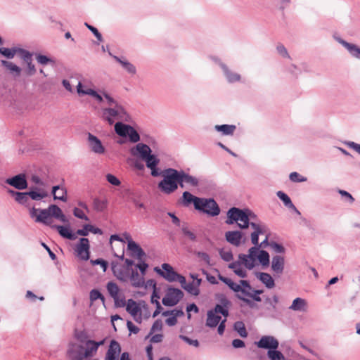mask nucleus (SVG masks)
I'll list each match as a JSON object with an SVG mask.
<instances>
[{
    "label": "nucleus",
    "mask_w": 360,
    "mask_h": 360,
    "mask_svg": "<svg viewBox=\"0 0 360 360\" xmlns=\"http://www.w3.org/2000/svg\"><path fill=\"white\" fill-rule=\"evenodd\" d=\"M77 342H70L66 355L69 360H98L93 358L97 353L99 346L104 341L96 342L82 338V335H77Z\"/></svg>",
    "instance_id": "nucleus-1"
},
{
    "label": "nucleus",
    "mask_w": 360,
    "mask_h": 360,
    "mask_svg": "<svg viewBox=\"0 0 360 360\" xmlns=\"http://www.w3.org/2000/svg\"><path fill=\"white\" fill-rule=\"evenodd\" d=\"M227 224L237 223L240 229H246L250 226V221H256L257 215L249 209L231 207L227 212Z\"/></svg>",
    "instance_id": "nucleus-2"
},
{
    "label": "nucleus",
    "mask_w": 360,
    "mask_h": 360,
    "mask_svg": "<svg viewBox=\"0 0 360 360\" xmlns=\"http://www.w3.org/2000/svg\"><path fill=\"white\" fill-rule=\"evenodd\" d=\"M162 179L158 188L163 193L169 195L176 191L179 186V172L174 168H167L160 172Z\"/></svg>",
    "instance_id": "nucleus-3"
},
{
    "label": "nucleus",
    "mask_w": 360,
    "mask_h": 360,
    "mask_svg": "<svg viewBox=\"0 0 360 360\" xmlns=\"http://www.w3.org/2000/svg\"><path fill=\"white\" fill-rule=\"evenodd\" d=\"M103 119L110 125L115 123V120L129 122L131 119L124 108L120 104H115V106L103 109Z\"/></svg>",
    "instance_id": "nucleus-4"
},
{
    "label": "nucleus",
    "mask_w": 360,
    "mask_h": 360,
    "mask_svg": "<svg viewBox=\"0 0 360 360\" xmlns=\"http://www.w3.org/2000/svg\"><path fill=\"white\" fill-rule=\"evenodd\" d=\"M162 269H160L158 267H155L154 270L161 276H162L165 279H166L169 282H174L178 281L180 284H184L185 283V277L181 274H179L176 272L172 266L169 264L164 263L162 264Z\"/></svg>",
    "instance_id": "nucleus-5"
},
{
    "label": "nucleus",
    "mask_w": 360,
    "mask_h": 360,
    "mask_svg": "<svg viewBox=\"0 0 360 360\" xmlns=\"http://www.w3.org/2000/svg\"><path fill=\"white\" fill-rule=\"evenodd\" d=\"M115 131L122 137H129L131 143H137L140 141V136L137 131L131 125L122 122H117L115 124Z\"/></svg>",
    "instance_id": "nucleus-6"
},
{
    "label": "nucleus",
    "mask_w": 360,
    "mask_h": 360,
    "mask_svg": "<svg viewBox=\"0 0 360 360\" xmlns=\"http://www.w3.org/2000/svg\"><path fill=\"white\" fill-rule=\"evenodd\" d=\"M196 210L210 217H217L220 214V207L213 198H202Z\"/></svg>",
    "instance_id": "nucleus-7"
},
{
    "label": "nucleus",
    "mask_w": 360,
    "mask_h": 360,
    "mask_svg": "<svg viewBox=\"0 0 360 360\" xmlns=\"http://www.w3.org/2000/svg\"><path fill=\"white\" fill-rule=\"evenodd\" d=\"M184 292L179 288L169 287L167 289L162 302L165 306L173 307L177 304L184 297Z\"/></svg>",
    "instance_id": "nucleus-8"
},
{
    "label": "nucleus",
    "mask_w": 360,
    "mask_h": 360,
    "mask_svg": "<svg viewBox=\"0 0 360 360\" xmlns=\"http://www.w3.org/2000/svg\"><path fill=\"white\" fill-rule=\"evenodd\" d=\"M30 217L35 218V221L38 223H42L45 225L51 226L52 219L50 217V214L48 208L46 209H37L32 207L30 212Z\"/></svg>",
    "instance_id": "nucleus-9"
},
{
    "label": "nucleus",
    "mask_w": 360,
    "mask_h": 360,
    "mask_svg": "<svg viewBox=\"0 0 360 360\" xmlns=\"http://www.w3.org/2000/svg\"><path fill=\"white\" fill-rule=\"evenodd\" d=\"M219 279L226 284L230 289H231L233 292H236V297L239 299L245 302L248 306L250 307H254V303L249 299L243 297L240 293V290H241V285L240 283L238 284L234 283L231 278L224 277L221 276L220 274H218Z\"/></svg>",
    "instance_id": "nucleus-10"
},
{
    "label": "nucleus",
    "mask_w": 360,
    "mask_h": 360,
    "mask_svg": "<svg viewBox=\"0 0 360 360\" xmlns=\"http://www.w3.org/2000/svg\"><path fill=\"white\" fill-rule=\"evenodd\" d=\"M221 72L227 83L243 82V77L240 74L234 71L227 65H221Z\"/></svg>",
    "instance_id": "nucleus-11"
},
{
    "label": "nucleus",
    "mask_w": 360,
    "mask_h": 360,
    "mask_svg": "<svg viewBox=\"0 0 360 360\" xmlns=\"http://www.w3.org/2000/svg\"><path fill=\"white\" fill-rule=\"evenodd\" d=\"M255 344L259 348L266 349L268 350L278 349L279 346L278 340L271 335L262 336L258 342H255Z\"/></svg>",
    "instance_id": "nucleus-12"
},
{
    "label": "nucleus",
    "mask_w": 360,
    "mask_h": 360,
    "mask_svg": "<svg viewBox=\"0 0 360 360\" xmlns=\"http://www.w3.org/2000/svg\"><path fill=\"white\" fill-rule=\"evenodd\" d=\"M89 240L86 238H81L79 243L76 245L75 251L77 256L82 260H88L89 259Z\"/></svg>",
    "instance_id": "nucleus-13"
},
{
    "label": "nucleus",
    "mask_w": 360,
    "mask_h": 360,
    "mask_svg": "<svg viewBox=\"0 0 360 360\" xmlns=\"http://www.w3.org/2000/svg\"><path fill=\"white\" fill-rule=\"evenodd\" d=\"M179 172V186L181 188L186 187V185L197 187L199 185V180L195 176L190 175L188 173H186L185 171L181 169Z\"/></svg>",
    "instance_id": "nucleus-14"
},
{
    "label": "nucleus",
    "mask_w": 360,
    "mask_h": 360,
    "mask_svg": "<svg viewBox=\"0 0 360 360\" xmlns=\"http://www.w3.org/2000/svg\"><path fill=\"white\" fill-rule=\"evenodd\" d=\"M6 183L18 190H23L27 188V181L24 174H17L6 180Z\"/></svg>",
    "instance_id": "nucleus-15"
},
{
    "label": "nucleus",
    "mask_w": 360,
    "mask_h": 360,
    "mask_svg": "<svg viewBox=\"0 0 360 360\" xmlns=\"http://www.w3.org/2000/svg\"><path fill=\"white\" fill-rule=\"evenodd\" d=\"M146 167L151 170V175L154 177L160 176V170L157 167L160 163V159L154 154H150L143 160Z\"/></svg>",
    "instance_id": "nucleus-16"
},
{
    "label": "nucleus",
    "mask_w": 360,
    "mask_h": 360,
    "mask_svg": "<svg viewBox=\"0 0 360 360\" xmlns=\"http://www.w3.org/2000/svg\"><path fill=\"white\" fill-rule=\"evenodd\" d=\"M250 226L253 229V232L251 233V242L254 245H257L258 237L266 232V226L257 221H250Z\"/></svg>",
    "instance_id": "nucleus-17"
},
{
    "label": "nucleus",
    "mask_w": 360,
    "mask_h": 360,
    "mask_svg": "<svg viewBox=\"0 0 360 360\" xmlns=\"http://www.w3.org/2000/svg\"><path fill=\"white\" fill-rule=\"evenodd\" d=\"M335 39L343 46L352 57L360 60V48L358 46L349 43L339 37H335Z\"/></svg>",
    "instance_id": "nucleus-18"
},
{
    "label": "nucleus",
    "mask_w": 360,
    "mask_h": 360,
    "mask_svg": "<svg viewBox=\"0 0 360 360\" xmlns=\"http://www.w3.org/2000/svg\"><path fill=\"white\" fill-rule=\"evenodd\" d=\"M88 141L91 150L96 154H103L105 153V148L103 146L100 139L96 136L89 133Z\"/></svg>",
    "instance_id": "nucleus-19"
},
{
    "label": "nucleus",
    "mask_w": 360,
    "mask_h": 360,
    "mask_svg": "<svg viewBox=\"0 0 360 360\" xmlns=\"http://www.w3.org/2000/svg\"><path fill=\"white\" fill-rule=\"evenodd\" d=\"M151 151L150 148L148 145L142 143H138L134 148L131 149L132 155H139L143 160L151 154Z\"/></svg>",
    "instance_id": "nucleus-20"
},
{
    "label": "nucleus",
    "mask_w": 360,
    "mask_h": 360,
    "mask_svg": "<svg viewBox=\"0 0 360 360\" xmlns=\"http://www.w3.org/2000/svg\"><path fill=\"white\" fill-rule=\"evenodd\" d=\"M243 233L240 231H229L225 233V238L230 244L238 247L241 243Z\"/></svg>",
    "instance_id": "nucleus-21"
},
{
    "label": "nucleus",
    "mask_w": 360,
    "mask_h": 360,
    "mask_svg": "<svg viewBox=\"0 0 360 360\" xmlns=\"http://www.w3.org/2000/svg\"><path fill=\"white\" fill-rule=\"evenodd\" d=\"M126 310L134 317L136 321L141 323V314L138 316V314L141 311V308L134 300L132 299L128 300Z\"/></svg>",
    "instance_id": "nucleus-22"
},
{
    "label": "nucleus",
    "mask_w": 360,
    "mask_h": 360,
    "mask_svg": "<svg viewBox=\"0 0 360 360\" xmlns=\"http://www.w3.org/2000/svg\"><path fill=\"white\" fill-rule=\"evenodd\" d=\"M128 239V250L131 252V256L136 257L139 260H141L143 257L146 255L145 252L143 250V249L138 245L136 242L132 240L130 237L127 238Z\"/></svg>",
    "instance_id": "nucleus-23"
},
{
    "label": "nucleus",
    "mask_w": 360,
    "mask_h": 360,
    "mask_svg": "<svg viewBox=\"0 0 360 360\" xmlns=\"http://www.w3.org/2000/svg\"><path fill=\"white\" fill-rule=\"evenodd\" d=\"M201 198H202L193 195L188 191H184L181 197V203L185 207H188L191 203H193L195 209L196 210L197 207H198V204L200 203Z\"/></svg>",
    "instance_id": "nucleus-24"
},
{
    "label": "nucleus",
    "mask_w": 360,
    "mask_h": 360,
    "mask_svg": "<svg viewBox=\"0 0 360 360\" xmlns=\"http://www.w3.org/2000/svg\"><path fill=\"white\" fill-rule=\"evenodd\" d=\"M120 352L121 347L120 344L115 340H112L107 351L105 359H118L117 356Z\"/></svg>",
    "instance_id": "nucleus-25"
},
{
    "label": "nucleus",
    "mask_w": 360,
    "mask_h": 360,
    "mask_svg": "<svg viewBox=\"0 0 360 360\" xmlns=\"http://www.w3.org/2000/svg\"><path fill=\"white\" fill-rule=\"evenodd\" d=\"M285 260L283 257L276 255L272 257L271 269L277 274H281L284 269Z\"/></svg>",
    "instance_id": "nucleus-26"
},
{
    "label": "nucleus",
    "mask_w": 360,
    "mask_h": 360,
    "mask_svg": "<svg viewBox=\"0 0 360 360\" xmlns=\"http://www.w3.org/2000/svg\"><path fill=\"white\" fill-rule=\"evenodd\" d=\"M276 195L283 202L284 205L286 207L293 210L295 213H297L299 215L301 214L300 212L294 205L290 198L286 193H285L283 191H279L276 193Z\"/></svg>",
    "instance_id": "nucleus-27"
},
{
    "label": "nucleus",
    "mask_w": 360,
    "mask_h": 360,
    "mask_svg": "<svg viewBox=\"0 0 360 360\" xmlns=\"http://www.w3.org/2000/svg\"><path fill=\"white\" fill-rule=\"evenodd\" d=\"M77 91L79 95H89L96 98L99 103L103 102V96L92 89H82V84L79 82L77 86Z\"/></svg>",
    "instance_id": "nucleus-28"
},
{
    "label": "nucleus",
    "mask_w": 360,
    "mask_h": 360,
    "mask_svg": "<svg viewBox=\"0 0 360 360\" xmlns=\"http://www.w3.org/2000/svg\"><path fill=\"white\" fill-rule=\"evenodd\" d=\"M48 210L51 218L54 217L63 223H66L68 221L65 215L63 213L61 209L58 206L56 205H51L49 206Z\"/></svg>",
    "instance_id": "nucleus-29"
},
{
    "label": "nucleus",
    "mask_w": 360,
    "mask_h": 360,
    "mask_svg": "<svg viewBox=\"0 0 360 360\" xmlns=\"http://www.w3.org/2000/svg\"><path fill=\"white\" fill-rule=\"evenodd\" d=\"M109 55L119 63L129 74L134 75L136 73V68L132 63L127 60H122L118 56L112 55L110 52H109Z\"/></svg>",
    "instance_id": "nucleus-30"
},
{
    "label": "nucleus",
    "mask_w": 360,
    "mask_h": 360,
    "mask_svg": "<svg viewBox=\"0 0 360 360\" xmlns=\"http://www.w3.org/2000/svg\"><path fill=\"white\" fill-rule=\"evenodd\" d=\"M221 317L211 309L207 311L206 326L210 328H215L221 321Z\"/></svg>",
    "instance_id": "nucleus-31"
},
{
    "label": "nucleus",
    "mask_w": 360,
    "mask_h": 360,
    "mask_svg": "<svg viewBox=\"0 0 360 360\" xmlns=\"http://www.w3.org/2000/svg\"><path fill=\"white\" fill-rule=\"evenodd\" d=\"M289 309L292 311L304 312L307 310V302L304 299L297 297L292 301Z\"/></svg>",
    "instance_id": "nucleus-32"
},
{
    "label": "nucleus",
    "mask_w": 360,
    "mask_h": 360,
    "mask_svg": "<svg viewBox=\"0 0 360 360\" xmlns=\"http://www.w3.org/2000/svg\"><path fill=\"white\" fill-rule=\"evenodd\" d=\"M256 276L267 288L271 289L274 287V280L269 274L259 272L256 274Z\"/></svg>",
    "instance_id": "nucleus-33"
},
{
    "label": "nucleus",
    "mask_w": 360,
    "mask_h": 360,
    "mask_svg": "<svg viewBox=\"0 0 360 360\" xmlns=\"http://www.w3.org/2000/svg\"><path fill=\"white\" fill-rule=\"evenodd\" d=\"M89 232H91L94 234H103V231L101 229L95 227L91 224L84 225L82 229H78L77 231V234L82 236H88Z\"/></svg>",
    "instance_id": "nucleus-34"
},
{
    "label": "nucleus",
    "mask_w": 360,
    "mask_h": 360,
    "mask_svg": "<svg viewBox=\"0 0 360 360\" xmlns=\"http://www.w3.org/2000/svg\"><path fill=\"white\" fill-rule=\"evenodd\" d=\"M112 271L115 276L120 281H126L128 276L124 268L116 262H112Z\"/></svg>",
    "instance_id": "nucleus-35"
},
{
    "label": "nucleus",
    "mask_w": 360,
    "mask_h": 360,
    "mask_svg": "<svg viewBox=\"0 0 360 360\" xmlns=\"http://www.w3.org/2000/svg\"><path fill=\"white\" fill-rule=\"evenodd\" d=\"M214 129L221 132L223 136H232L236 129V126L234 124L215 125Z\"/></svg>",
    "instance_id": "nucleus-36"
},
{
    "label": "nucleus",
    "mask_w": 360,
    "mask_h": 360,
    "mask_svg": "<svg viewBox=\"0 0 360 360\" xmlns=\"http://www.w3.org/2000/svg\"><path fill=\"white\" fill-rule=\"evenodd\" d=\"M52 228L57 229L59 234L65 238L75 240L77 238L76 235L73 233L68 227L60 225H54Z\"/></svg>",
    "instance_id": "nucleus-37"
},
{
    "label": "nucleus",
    "mask_w": 360,
    "mask_h": 360,
    "mask_svg": "<svg viewBox=\"0 0 360 360\" xmlns=\"http://www.w3.org/2000/svg\"><path fill=\"white\" fill-rule=\"evenodd\" d=\"M52 194L55 200H60L63 202L67 201V190L60 186H54L52 188Z\"/></svg>",
    "instance_id": "nucleus-38"
},
{
    "label": "nucleus",
    "mask_w": 360,
    "mask_h": 360,
    "mask_svg": "<svg viewBox=\"0 0 360 360\" xmlns=\"http://www.w3.org/2000/svg\"><path fill=\"white\" fill-rule=\"evenodd\" d=\"M130 275V281L131 284L134 287H141L143 285V276H140L136 270L131 269L129 271Z\"/></svg>",
    "instance_id": "nucleus-39"
},
{
    "label": "nucleus",
    "mask_w": 360,
    "mask_h": 360,
    "mask_svg": "<svg viewBox=\"0 0 360 360\" xmlns=\"http://www.w3.org/2000/svg\"><path fill=\"white\" fill-rule=\"evenodd\" d=\"M107 290L110 295L113 298L115 302H117V296L119 294V288L114 282H108L107 284Z\"/></svg>",
    "instance_id": "nucleus-40"
},
{
    "label": "nucleus",
    "mask_w": 360,
    "mask_h": 360,
    "mask_svg": "<svg viewBox=\"0 0 360 360\" xmlns=\"http://www.w3.org/2000/svg\"><path fill=\"white\" fill-rule=\"evenodd\" d=\"M34 56L37 63L41 65H46L48 64L52 65H55L56 62L53 58L48 57L41 53H35Z\"/></svg>",
    "instance_id": "nucleus-41"
},
{
    "label": "nucleus",
    "mask_w": 360,
    "mask_h": 360,
    "mask_svg": "<svg viewBox=\"0 0 360 360\" xmlns=\"http://www.w3.org/2000/svg\"><path fill=\"white\" fill-rule=\"evenodd\" d=\"M93 206L94 209L96 212H103L104 211L108 206V200L107 199H99L98 198H95L93 200Z\"/></svg>",
    "instance_id": "nucleus-42"
},
{
    "label": "nucleus",
    "mask_w": 360,
    "mask_h": 360,
    "mask_svg": "<svg viewBox=\"0 0 360 360\" xmlns=\"http://www.w3.org/2000/svg\"><path fill=\"white\" fill-rule=\"evenodd\" d=\"M238 258L240 265L243 264L248 269H252L255 267V262L250 259L248 255L240 254Z\"/></svg>",
    "instance_id": "nucleus-43"
},
{
    "label": "nucleus",
    "mask_w": 360,
    "mask_h": 360,
    "mask_svg": "<svg viewBox=\"0 0 360 360\" xmlns=\"http://www.w3.org/2000/svg\"><path fill=\"white\" fill-rule=\"evenodd\" d=\"M1 63L4 67L10 70L11 72H15V76H19L20 75L21 68L15 64L4 60H2Z\"/></svg>",
    "instance_id": "nucleus-44"
},
{
    "label": "nucleus",
    "mask_w": 360,
    "mask_h": 360,
    "mask_svg": "<svg viewBox=\"0 0 360 360\" xmlns=\"http://www.w3.org/2000/svg\"><path fill=\"white\" fill-rule=\"evenodd\" d=\"M181 285L191 295L197 296L200 294L199 288H197V286L195 285L194 283H187L186 281L185 280V283L184 284H181Z\"/></svg>",
    "instance_id": "nucleus-45"
},
{
    "label": "nucleus",
    "mask_w": 360,
    "mask_h": 360,
    "mask_svg": "<svg viewBox=\"0 0 360 360\" xmlns=\"http://www.w3.org/2000/svg\"><path fill=\"white\" fill-rule=\"evenodd\" d=\"M240 283L241 285V290H240V293H241V295L244 297H248L250 295L253 288L251 287L248 281L240 280Z\"/></svg>",
    "instance_id": "nucleus-46"
},
{
    "label": "nucleus",
    "mask_w": 360,
    "mask_h": 360,
    "mask_svg": "<svg viewBox=\"0 0 360 360\" xmlns=\"http://www.w3.org/2000/svg\"><path fill=\"white\" fill-rule=\"evenodd\" d=\"M181 229L183 234L185 236L188 237L190 240H191L193 242H195L197 240L196 235L193 232H192L189 230L187 223H183L181 224Z\"/></svg>",
    "instance_id": "nucleus-47"
},
{
    "label": "nucleus",
    "mask_w": 360,
    "mask_h": 360,
    "mask_svg": "<svg viewBox=\"0 0 360 360\" xmlns=\"http://www.w3.org/2000/svg\"><path fill=\"white\" fill-rule=\"evenodd\" d=\"M267 356L271 360H285L284 355L277 349L268 350Z\"/></svg>",
    "instance_id": "nucleus-48"
},
{
    "label": "nucleus",
    "mask_w": 360,
    "mask_h": 360,
    "mask_svg": "<svg viewBox=\"0 0 360 360\" xmlns=\"http://www.w3.org/2000/svg\"><path fill=\"white\" fill-rule=\"evenodd\" d=\"M18 51V48H13V49H8V48H0V54L3 55L6 58L8 59H12L14 58L15 53Z\"/></svg>",
    "instance_id": "nucleus-49"
},
{
    "label": "nucleus",
    "mask_w": 360,
    "mask_h": 360,
    "mask_svg": "<svg viewBox=\"0 0 360 360\" xmlns=\"http://www.w3.org/2000/svg\"><path fill=\"white\" fill-rule=\"evenodd\" d=\"M257 259L263 266H267L269 264V255L266 250H259Z\"/></svg>",
    "instance_id": "nucleus-50"
},
{
    "label": "nucleus",
    "mask_w": 360,
    "mask_h": 360,
    "mask_svg": "<svg viewBox=\"0 0 360 360\" xmlns=\"http://www.w3.org/2000/svg\"><path fill=\"white\" fill-rule=\"evenodd\" d=\"M234 329L238 333L240 337L246 338L248 336V332L242 321L236 322L234 324Z\"/></svg>",
    "instance_id": "nucleus-51"
},
{
    "label": "nucleus",
    "mask_w": 360,
    "mask_h": 360,
    "mask_svg": "<svg viewBox=\"0 0 360 360\" xmlns=\"http://www.w3.org/2000/svg\"><path fill=\"white\" fill-rule=\"evenodd\" d=\"M306 65L302 64V68H298L297 65L294 64H291L288 67V72L292 75L295 77H297L302 71V69L305 70Z\"/></svg>",
    "instance_id": "nucleus-52"
},
{
    "label": "nucleus",
    "mask_w": 360,
    "mask_h": 360,
    "mask_svg": "<svg viewBox=\"0 0 360 360\" xmlns=\"http://www.w3.org/2000/svg\"><path fill=\"white\" fill-rule=\"evenodd\" d=\"M27 193H28V197L34 200H40L46 198L48 195L47 193H46L44 191L39 193V192L34 191H30L27 192Z\"/></svg>",
    "instance_id": "nucleus-53"
},
{
    "label": "nucleus",
    "mask_w": 360,
    "mask_h": 360,
    "mask_svg": "<svg viewBox=\"0 0 360 360\" xmlns=\"http://www.w3.org/2000/svg\"><path fill=\"white\" fill-rule=\"evenodd\" d=\"M229 307H225L222 305L216 304L214 308L211 310L216 314H221L222 316H224V319H226L229 315Z\"/></svg>",
    "instance_id": "nucleus-54"
},
{
    "label": "nucleus",
    "mask_w": 360,
    "mask_h": 360,
    "mask_svg": "<svg viewBox=\"0 0 360 360\" xmlns=\"http://www.w3.org/2000/svg\"><path fill=\"white\" fill-rule=\"evenodd\" d=\"M289 179L292 182L302 183L307 181V179L297 172H291L289 175Z\"/></svg>",
    "instance_id": "nucleus-55"
},
{
    "label": "nucleus",
    "mask_w": 360,
    "mask_h": 360,
    "mask_svg": "<svg viewBox=\"0 0 360 360\" xmlns=\"http://www.w3.org/2000/svg\"><path fill=\"white\" fill-rule=\"evenodd\" d=\"M15 200L17 202H18L19 204L25 205L29 200L27 192H25V193L18 192L16 197L15 198Z\"/></svg>",
    "instance_id": "nucleus-56"
},
{
    "label": "nucleus",
    "mask_w": 360,
    "mask_h": 360,
    "mask_svg": "<svg viewBox=\"0 0 360 360\" xmlns=\"http://www.w3.org/2000/svg\"><path fill=\"white\" fill-rule=\"evenodd\" d=\"M217 299L219 301V305H222L225 307H229L231 306V301L226 297V296L224 294H219L217 295Z\"/></svg>",
    "instance_id": "nucleus-57"
},
{
    "label": "nucleus",
    "mask_w": 360,
    "mask_h": 360,
    "mask_svg": "<svg viewBox=\"0 0 360 360\" xmlns=\"http://www.w3.org/2000/svg\"><path fill=\"white\" fill-rule=\"evenodd\" d=\"M154 297H157L158 299H160V295L156 292L155 287L154 288V290H153V294H152V296H151V302L153 304H155V306H156V309L155 310L161 312L162 310L163 309V308L161 306L160 302L158 300H154Z\"/></svg>",
    "instance_id": "nucleus-58"
},
{
    "label": "nucleus",
    "mask_w": 360,
    "mask_h": 360,
    "mask_svg": "<svg viewBox=\"0 0 360 360\" xmlns=\"http://www.w3.org/2000/svg\"><path fill=\"white\" fill-rule=\"evenodd\" d=\"M17 53L20 54L21 58L25 63L32 60V54L30 51L23 49L18 48Z\"/></svg>",
    "instance_id": "nucleus-59"
},
{
    "label": "nucleus",
    "mask_w": 360,
    "mask_h": 360,
    "mask_svg": "<svg viewBox=\"0 0 360 360\" xmlns=\"http://www.w3.org/2000/svg\"><path fill=\"white\" fill-rule=\"evenodd\" d=\"M219 252L221 258L226 262H230L233 258L232 252L231 250L226 251L221 249Z\"/></svg>",
    "instance_id": "nucleus-60"
},
{
    "label": "nucleus",
    "mask_w": 360,
    "mask_h": 360,
    "mask_svg": "<svg viewBox=\"0 0 360 360\" xmlns=\"http://www.w3.org/2000/svg\"><path fill=\"white\" fill-rule=\"evenodd\" d=\"M89 297L91 302H94L98 299H101L103 301L104 300V297L103 296V295L100 292L99 290L96 289L91 290Z\"/></svg>",
    "instance_id": "nucleus-61"
},
{
    "label": "nucleus",
    "mask_w": 360,
    "mask_h": 360,
    "mask_svg": "<svg viewBox=\"0 0 360 360\" xmlns=\"http://www.w3.org/2000/svg\"><path fill=\"white\" fill-rule=\"evenodd\" d=\"M91 263L93 265H99L101 266L103 272H105L108 268V262L101 258L96 259H91Z\"/></svg>",
    "instance_id": "nucleus-62"
},
{
    "label": "nucleus",
    "mask_w": 360,
    "mask_h": 360,
    "mask_svg": "<svg viewBox=\"0 0 360 360\" xmlns=\"http://www.w3.org/2000/svg\"><path fill=\"white\" fill-rule=\"evenodd\" d=\"M179 338L184 340L188 345H192L195 347H198L200 345V343L198 340H192L186 335H180Z\"/></svg>",
    "instance_id": "nucleus-63"
},
{
    "label": "nucleus",
    "mask_w": 360,
    "mask_h": 360,
    "mask_svg": "<svg viewBox=\"0 0 360 360\" xmlns=\"http://www.w3.org/2000/svg\"><path fill=\"white\" fill-rule=\"evenodd\" d=\"M259 252V248L257 247V245H255L254 247H252L248 250V256L255 262L256 259L257 258V253Z\"/></svg>",
    "instance_id": "nucleus-64"
}]
</instances>
